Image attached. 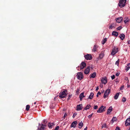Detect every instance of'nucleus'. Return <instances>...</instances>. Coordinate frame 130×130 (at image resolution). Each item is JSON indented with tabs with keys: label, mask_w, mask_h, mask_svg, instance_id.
Listing matches in <instances>:
<instances>
[{
	"label": "nucleus",
	"mask_w": 130,
	"mask_h": 130,
	"mask_svg": "<svg viewBox=\"0 0 130 130\" xmlns=\"http://www.w3.org/2000/svg\"><path fill=\"white\" fill-rule=\"evenodd\" d=\"M63 91H61L59 93V96L61 98H66L67 95L66 93L67 92V89H64Z\"/></svg>",
	"instance_id": "nucleus-1"
},
{
	"label": "nucleus",
	"mask_w": 130,
	"mask_h": 130,
	"mask_svg": "<svg viewBox=\"0 0 130 130\" xmlns=\"http://www.w3.org/2000/svg\"><path fill=\"white\" fill-rule=\"evenodd\" d=\"M126 1V0H120L118 4V6L121 8L124 7L125 5Z\"/></svg>",
	"instance_id": "nucleus-2"
},
{
	"label": "nucleus",
	"mask_w": 130,
	"mask_h": 130,
	"mask_svg": "<svg viewBox=\"0 0 130 130\" xmlns=\"http://www.w3.org/2000/svg\"><path fill=\"white\" fill-rule=\"evenodd\" d=\"M85 59L87 60H91L92 57L91 55L90 54H87V55L84 56Z\"/></svg>",
	"instance_id": "nucleus-3"
},
{
	"label": "nucleus",
	"mask_w": 130,
	"mask_h": 130,
	"mask_svg": "<svg viewBox=\"0 0 130 130\" xmlns=\"http://www.w3.org/2000/svg\"><path fill=\"white\" fill-rule=\"evenodd\" d=\"M105 107H104L103 106H102L97 111V112L99 113L102 112L103 111H105Z\"/></svg>",
	"instance_id": "nucleus-4"
},
{
	"label": "nucleus",
	"mask_w": 130,
	"mask_h": 130,
	"mask_svg": "<svg viewBox=\"0 0 130 130\" xmlns=\"http://www.w3.org/2000/svg\"><path fill=\"white\" fill-rule=\"evenodd\" d=\"M110 91L111 90L110 89L106 90L105 92L104 97L105 98L106 97H107L108 95L110 94Z\"/></svg>",
	"instance_id": "nucleus-5"
},
{
	"label": "nucleus",
	"mask_w": 130,
	"mask_h": 130,
	"mask_svg": "<svg viewBox=\"0 0 130 130\" xmlns=\"http://www.w3.org/2000/svg\"><path fill=\"white\" fill-rule=\"evenodd\" d=\"M125 125L127 126L130 125V116L129 118L126 120L125 121Z\"/></svg>",
	"instance_id": "nucleus-6"
},
{
	"label": "nucleus",
	"mask_w": 130,
	"mask_h": 130,
	"mask_svg": "<svg viewBox=\"0 0 130 130\" xmlns=\"http://www.w3.org/2000/svg\"><path fill=\"white\" fill-rule=\"evenodd\" d=\"M46 126V123L44 125L43 124H41V127L40 128H38L37 130H44V127Z\"/></svg>",
	"instance_id": "nucleus-7"
},
{
	"label": "nucleus",
	"mask_w": 130,
	"mask_h": 130,
	"mask_svg": "<svg viewBox=\"0 0 130 130\" xmlns=\"http://www.w3.org/2000/svg\"><path fill=\"white\" fill-rule=\"evenodd\" d=\"M116 23H111L109 27V29H112L113 28H115L116 27Z\"/></svg>",
	"instance_id": "nucleus-8"
},
{
	"label": "nucleus",
	"mask_w": 130,
	"mask_h": 130,
	"mask_svg": "<svg viewBox=\"0 0 130 130\" xmlns=\"http://www.w3.org/2000/svg\"><path fill=\"white\" fill-rule=\"evenodd\" d=\"M90 71L89 67H87L84 71V73L86 74H88Z\"/></svg>",
	"instance_id": "nucleus-9"
},
{
	"label": "nucleus",
	"mask_w": 130,
	"mask_h": 130,
	"mask_svg": "<svg viewBox=\"0 0 130 130\" xmlns=\"http://www.w3.org/2000/svg\"><path fill=\"white\" fill-rule=\"evenodd\" d=\"M77 78L79 80L81 79V72H78L76 75Z\"/></svg>",
	"instance_id": "nucleus-10"
},
{
	"label": "nucleus",
	"mask_w": 130,
	"mask_h": 130,
	"mask_svg": "<svg viewBox=\"0 0 130 130\" xmlns=\"http://www.w3.org/2000/svg\"><path fill=\"white\" fill-rule=\"evenodd\" d=\"M107 79L106 77H104L102 78L101 80V82L102 83L104 84H105L107 83Z\"/></svg>",
	"instance_id": "nucleus-11"
},
{
	"label": "nucleus",
	"mask_w": 130,
	"mask_h": 130,
	"mask_svg": "<svg viewBox=\"0 0 130 130\" xmlns=\"http://www.w3.org/2000/svg\"><path fill=\"white\" fill-rule=\"evenodd\" d=\"M77 122L76 121H73L70 127L75 128L77 125Z\"/></svg>",
	"instance_id": "nucleus-12"
},
{
	"label": "nucleus",
	"mask_w": 130,
	"mask_h": 130,
	"mask_svg": "<svg viewBox=\"0 0 130 130\" xmlns=\"http://www.w3.org/2000/svg\"><path fill=\"white\" fill-rule=\"evenodd\" d=\"M123 18L122 17L117 18L116 19V22L118 23H121V22Z\"/></svg>",
	"instance_id": "nucleus-13"
},
{
	"label": "nucleus",
	"mask_w": 130,
	"mask_h": 130,
	"mask_svg": "<svg viewBox=\"0 0 130 130\" xmlns=\"http://www.w3.org/2000/svg\"><path fill=\"white\" fill-rule=\"evenodd\" d=\"M104 56V52H103L102 51L101 53L99 55L98 58L99 59H101Z\"/></svg>",
	"instance_id": "nucleus-14"
},
{
	"label": "nucleus",
	"mask_w": 130,
	"mask_h": 130,
	"mask_svg": "<svg viewBox=\"0 0 130 130\" xmlns=\"http://www.w3.org/2000/svg\"><path fill=\"white\" fill-rule=\"evenodd\" d=\"M96 75V72H94L93 73L91 74L90 75V78H94L95 77V76Z\"/></svg>",
	"instance_id": "nucleus-15"
},
{
	"label": "nucleus",
	"mask_w": 130,
	"mask_h": 130,
	"mask_svg": "<svg viewBox=\"0 0 130 130\" xmlns=\"http://www.w3.org/2000/svg\"><path fill=\"white\" fill-rule=\"evenodd\" d=\"M125 37V35L123 34H121L120 35V38L122 40H123L124 39Z\"/></svg>",
	"instance_id": "nucleus-16"
},
{
	"label": "nucleus",
	"mask_w": 130,
	"mask_h": 130,
	"mask_svg": "<svg viewBox=\"0 0 130 130\" xmlns=\"http://www.w3.org/2000/svg\"><path fill=\"white\" fill-rule=\"evenodd\" d=\"M54 125V124L53 123H51L49 122V123H48V124L47 125H48V127L50 128H52V126H53V125Z\"/></svg>",
	"instance_id": "nucleus-17"
},
{
	"label": "nucleus",
	"mask_w": 130,
	"mask_h": 130,
	"mask_svg": "<svg viewBox=\"0 0 130 130\" xmlns=\"http://www.w3.org/2000/svg\"><path fill=\"white\" fill-rule=\"evenodd\" d=\"M112 110V106H110L109 109L107 110V114H108Z\"/></svg>",
	"instance_id": "nucleus-18"
},
{
	"label": "nucleus",
	"mask_w": 130,
	"mask_h": 130,
	"mask_svg": "<svg viewBox=\"0 0 130 130\" xmlns=\"http://www.w3.org/2000/svg\"><path fill=\"white\" fill-rule=\"evenodd\" d=\"M81 105L79 104L77 106L76 109L77 110H79L81 109V107L80 106Z\"/></svg>",
	"instance_id": "nucleus-19"
},
{
	"label": "nucleus",
	"mask_w": 130,
	"mask_h": 130,
	"mask_svg": "<svg viewBox=\"0 0 130 130\" xmlns=\"http://www.w3.org/2000/svg\"><path fill=\"white\" fill-rule=\"evenodd\" d=\"M126 68L125 69V70L126 71H127L130 68V63H129L126 67Z\"/></svg>",
	"instance_id": "nucleus-20"
},
{
	"label": "nucleus",
	"mask_w": 130,
	"mask_h": 130,
	"mask_svg": "<svg viewBox=\"0 0 130 130\" xmlns=\"http://www.w3.org/2000/svg\"><path fill=\"white\" fill-rule=\"evenodd\" d=\"M94 95V94L93 92H91L90 93V95L89 96L88 99H92V98L93 97Z\"/></svg>",
	"instance_id": "nucleus-21"
},
{
	"label": "nucleus",
	"mask_w": 130,
	"mask_h": 130,
	"mask_svg": "<svg viewBox=\"0 0 130 130\" xmlns=\"http://www.w3.org/2000/svg\"><path fill=\"white\" fill-rule=\"evenodd\" d=\"M118 33L115 31H113L112 33V35L116 37L118 35Z\"/></svg>",
	"instance_id": "nucleus-22"
},
{
	"label": "nucleus",
	"mask_w": 130,
	"mask_h": 130,
	"mask_svg": "<svg viewBox=\"0 0 130 130\" xmlns=\"http://www.w3.org/2000/svg\"><path fill=\"white\" fill-rule=\"evenodd\" d=\"M98 48V46L95 45H94L93 49H92V50L93 51L95 52L96 51L97 48Z\"/></svg>",
	"instance_id": "nucleus-23"
},
{
	"label": "nucleus",
	"mask_w": 130,
	"mask_h": 130,
	"mask_svg": "<svg viewBox=\"0 0 130 130\" xmlns=\"http://www.w3.org/2000/svg\"><path fill=\"white\" fill-rule=\"evenodd\" d=\"M91 106L90 105H87L86 107H85L84 108V109L85 110H87L88 109H89L91 107Z\"/></svg>",
	"instance_id": "nucleus-24"
},
{
	"label": "nucleus",
	"mask_w": 130,
	"mask_h": 130,
	"mask_svg": "<svg viewBox=\"0 0 130 130\" xmlns=\"http://www.w3.org/2000/svg\"><path fill=\"white\" fill-rule=\"evenodd\" d=\"M119 95V93H117L114 96V99L115 100H117L118 99Z\"/></svg>",
	"instance_id": "nucleus-25"
},
{
	"label": "nucleus",
	"mask_w": 130,
	"mask_h": 130,
	"mask_svg": "<svg viewBox=\"0 0 130 130\" xmlns=\"http://www.w3.org/2000/svg\"><path fill=\"white\" fill-rule=\"evenodd\" d=\"M117 53V51L116 52H115V51L114 50H112V52L111 53V55L113 56L115 55Z\"/></svg>",
	"instance_id": "nucleus-26"
},
{
	"label": "nucleus",
	"mask_w": 130,
	"mask_h": 130,
	"mask_svg": "<svg viewBox=\"0 0 130 130\" xmlns=\"http://www.w3.org/2000/svg\"><path fill=\"white\" fill-rule=\"evenodd\" d=\"M107 41V39L106 38H104L102 42V43L103 44H104Z\"/></svg>",
	"instance_id": "nucleus-27"
},
{
	"label": "nucleus",
	"mask_w": 130,
	"mask_h": 130,
	"mask_svg": "<svg viewBox=\"0 0 130 130\" xmlns=\"http://www.w3.org/2000/svg\"><path fill=\"white\" fill-rule=\"evenodd\" d=\"M86 66V64L84 62H82V66L83 67V68H82V69H83L84 67H85Z\"/></svg>",
	"instance_id": "nucleus-28"
},
{
	"label": "nucleus",
	"mask_w": 130,
	"mask_h": 130,
	"mask_svg": "<svg viewBox=\"0 0 130 130\" xmlns=\"http://www.w3.org/2000/svg\"><path fill=\"white\" fill-rule=\"evenodd\" d=\"M80 91V89L78 88L77 90H76V93L77 95H78L79 94V92Z\"/></svg>",
	"instance_id": "nucleus-29"
},
{
	"label": "nucleus",
	"mask_w": 130,
	"mask_h": 130,
	"mask_svg": "<svg viewBox=\"0 0 130 130\" xmlns=\"http://www.w3.org/2000/svg\"><path fill=\"white\" fill-rule=\"evenodd\" d=\"M29 108L30 106L28 105H27L26 106V110L27 111H28L29 110Z\"/></svg>",
	"instance_id": "nucleus-30"
},
{
	"label": "nucleus",
	"mask_w": 130,
	"mask_h": 130,
	"mask_svg": "<svg viewBox=\"0 0 130 130\" xmlns=\"http://www.w3.org/2000/svg\"><path fill=\"white\" fill-rule=\"evenodd\" d=\"M118 48L116 47H115L113 49V50H114L115 52H116L117 51V52H118Z\"/></svg>",
	"instance_id": "nucleus-31"
},
{
	"label": "nucleus",
	"mask_w": 130,
	"mask_h": 130,
	"mask_svg": "<svg viewBox=\"0 0 130 130\" xmlns=\"http://www.w3.org/2000/svg\"><path fill=\"white\" fill-rule=\"evenodd\" d=\"M119 60H118L115 62V64L116 65H117L118 66V65L119 64Z\"/></svg>",
	"instance_id": "nucleus-32"
},
{
	"label": "nucleus",
	"mask_w": 130,
	"mask_h": 130,
	"mask_svg": "<svg viewBox=\"0 0 130 130\" xmlns=\"http://www.w3.org/2000/svg\"><path fill=\"white\" fill-rule=\"evenodd\" d=\"M126 101V99L125 97H123L122 99V101L123 102H125Z\"/></svg>",
	"instance_id": "nucleus-33"
},
{
	"label": "nucleus",
	"mask_w": 130,
	"mask_h": 130,
	"mask_svg": "<svg viewBox=\"0 0 130 130\" xmlns=\"http://www.w3.org/2000/svg\"><path fill=\"white\" fill-rule=\"evenodd\" d=\"M102 127H106V123L103 124L102 125Z\"/></svg>",
	"instance_id": "nucleus-34"
},
{
	"label": "nucleus",
	"mask_w": 130,
	"mask_h": 130,
	"mask_svg": "<svg viewBox=\"0 0 130 130\" xmlns=\"http://www.w3.org/2000/svg\"><path fill=\"white\" fill-rule=\"evenodd\" d=\"M116 120V118L115 117H113L111 121L112 122H113Z\"/></svg>",
	"instance_id": "nucleus-35"
},
{
	"label": "nucleus",
	"mask_w": 130,
	"mask_h": 130,
	"mask_svg": "<svg viewBox=\"0 0 130 130\" xmlns=\"http://www.w3.org/2000/svg\"><path fill=\"white\" fill-rule=\"evenodd\" d=\"M78 125H79L78 127L80 128H81V121L79 122Z\"/></svg>",
	"instance_id": "nucleus-36"
},
{
	"label": "nucleus",
	"mask_w": 130,
	"mask_h": 130,
	"mask_svg": "<svg viewBox=\"0 0 130 130\" xmlns=\"http://www.w3.org/2000/svg\"><path fill=\"white\" fill-rule=\"evenodd\" d=\"M77 113H76V112L74 113L73 114V118H74L75 117V116L77 115Z\"/></svg>",
	"instance_id": "nucleus-37"
},
{
	"label": "nucleus",
	"mask_w": 130,
	"mask_h": 130,
	"mask_svg": "<svg viewBox=\"0 0 130 130\" xmlns=\"http://www.w3.org/2000/svg\"><path fill=\"white\" fill-rule=\"evenodd\" d=\"M72 95V94L69 95H68V97L67 99L68 100L70 99Z\"/></svg>",
	"instance_id": "nucleus-38"
},
{
	"label": "nucleus",
	"mask_w": 130,
	"mask_h": 130,
	"mask_svg": "<svg viewBox=\"0 0 130 130\" xmlns=\"http://www.w3.org/2000/svg\"><path fill=\"white\" fill-rule=\"evenodd\" d=\"M122 28V26H119L118 27H117V29L118 30H120V29H121Z\"/></svg>",
	"instance_id": "nucleus-39"
},
{
	"label": "nucleus",
	"mask_w": 130,
	"mask_h": 130,
	"mask_svg": "<svg viewBox=\"0 0 130 130\" xmlns=\"http://www.w3.org/2000/svg\"><path fill=\"white\" fill-rule=\"evenodd\" d=\"M129 21V20H126L124 21V22L125 24L127 22H128Z\"/></svg>",
	"instance_id": "nucleus-40"
},
{
	"label": "nucleus",
	"mask_w": 130,
	"mask_h": 130,
	"mask_svg": "<svg viewBox=\"0 0 130 130\" xmlns=\"http://www.w3.org/2000/svg\"><path fill=\"white\" fill-rule=\"evenodd\" d=\"M59 128V126H57L55 128L54 130H58Z\"/></svg>",
	"instance_id": "nucleus-41"
},
{
	"label": "nucleus",
	"mask_w": 130,
	"mask_h": 130,
	"mask_svg": "<svg viewBox=\"0 0 130 130\" xmlns=\"http://www.w3.org/2000/svg\"><path fill=\"white\" fill-rule=\"evenodd\" d=\"M101 93H100L99 92L97 93V94L96 95V97H98L99 96V95H101Z\"/></svg>",
	"instance_id": "nucleus-42"
},
{
	"label": "nucleus",
	"mask_w": 130,
	"mask_h": 130,
	"mask_svg": "<svg viewBox=\"0 0 130 130\" xmlns=\"http://www.w3.org/2000/svg\"><path fill=\"white\" fill-rule=\"evenodd\" d=\"M115 76L114 75H113L112 76H111V78L112 80L113 79L115 78Z\"/></svg>",
	"instance_id": "nucleus-43"
},
{
	"label": "nucleus",
	"mask_w": 130,
	"mask_h": 130,
	"mask_svg": "<svg viewBox=\"0 0 130 130\" xmlns=\"http://www.w3.org/2000/svg\"><path fill=\"white\" fill-rule=\"evenodd\" d=\"M98 108V106L97 105H95L94 106L93 108L94 109H96Z\"/></svg>",
	"instance_id": "nucleus-44"
},
{
	"label": "nucleus",
	"mask_w": 130,
	"mask_h": 130,
	"mask_svg": "<svg viewBox=\"0 0 130 130\" xmlns=\"http://www.w3.org/2000/svg\"><path fill=\"white\" fill-rule=\"evenodd\" d=\"M67 116V113H65L64 114V116L63 117V118L64 119L65 118L66 116Z\"/></svg>",
	"instance_id": "nucleus-45"
},
{
	"label": "nucleus",
	"mask_w": 130,
	"mask_h": 130,
	"mask_svg": "<svg viewBox=\"0 0 130 130\" xmlns=\"http://www.w3.org/2000/svg\"><path fill=\"white\" fill-rule=\"evenodd\" d=\"M120 74V72H118V73H117L116 74V75L117 76H118Z\"/></svg>",
	"instance_id": "nucleus-46"
},
{
	"label": "nucleus",
	"mask_w": 130,
	"mask_h": 130,
	"mask_svg": "<svg viewBox=\"0 0 130 130\" xmlns=\"http://www.w3.org/2000/svg\"><path fill=\"white\" fill-rule=\"evenodd\" d=\"M93 114V113H92L91 114L88 116L89 118H90L92 116V115Z\"/></svg>",
	"instance_id": "nucleus-47"
},
{
	"label": "nucleus",
	"mask_w": 130,
	"mask_h": 130,
	"mask_svg": "<svg viewBox=\"0 0 130 130\" xmlns=\"http://www.w3.org/2000/svg\"><path fill=\"white\" fill-rule=\"evenodd\" d=\"M47 121H46V120L44 119L43 120V123L44 124H45L46 123H47Z\"/></svg>",
	"instance_id": "nucleus-48"
},
{
	"label": "nucleus",
	"mask_w": 130,
	"mask_h": 130,
	"mask_svg": "<svg viewBox=\"0 0 130 130\" xmlns=\"http://www.w3.org/2000/svg\"><path fill=\"white\" fill-rule=\"evenodd\" d=\"M120 128L118 127H117L116 129L115 130H120Z\"/></svg>",
	"instance_id": "nucleus-49"
},
{
	"label": "nucleus",
	"mask_w": 130,
	"mask_h": 130,
	"mask_svg": "<svg viewBox=\"0 0 130 130\" xmlns=\"http://www.w3.org/2000/svg\"><path fill=\"white\" fill-rule=\"evenodd\" d=\"M84 92L82 93V99L83 98L85 97V96L84 95Z\"/></svg>",
	"instance_id": "nucleus-50"
},
{
	"label": "nucleus",
	"mask_w": 130,
	"mask_h": 130,
	"mask_svg": "<svg viewBox=\"0 0 130 130\" xmlns=\"http://www.w3.org/2000/svg\"><path fill=\"white\" fill-rule=\"evenodd\" d=\"M80 66L79 67H78L77 68V69L78 70H79V69H78V68H79V67H80V70L81 69V64H80Z\"/></svg>",
	"instance_id": "nucleus-51"
},
{
	"label": "nucleus",
	"mask_w": 130,
	"mask_h": 130,
	"mask_svg": "<svg viewBox=\"0 0 130 130\" xmlns=\"http://www.w3.org/2000/svg\"><path fill=\"white\" fill-rule=\"evenodd\" d=\"M124 87V85H122L120 88V90H121L123 89V88Z\"/></svg>",
	"instance_id": "nucleus-52"
},
{
	"label": "nucleus",
	"mask_w": 130,
	"mask_h": 130,
	"mask_svg": "<svg viewBox=\"0 0 130 130\" xmlns=\"http://www.w3.org/2000/svg\"><path fill=\"white\" fill-rule=\"evenodd\" d=\"M79 98H80V100L81 101V93L79 96Z\"/></svg>",
	"instance_id": "nucleus-53"
},
{
	"label": "nucleus",
	"mask_w": 130,
	"mask_h": 130,
	"mask_svg": "<svg viewBox=\"0 0 130 130\" xmlns=\"http://www.w3.org/2000/svg\"><path fill=\"white\" fill-rule=\"evenodd\" d=\"M99 89V87L98 86V87H96V89H95V90H96V91H98V90Z\"/></svg>",
	"instance_id": "nucleus-54"
},
{
	"label": "nucleus",
	"mask_w": 130,
	"mask_h": 130,
	"mask_svg": "<svg viewBox=\"0 0 130 130\" xmlns=\"http://www.w3.org/2000/svg\"><path fill=\"white\" fill-rule=\"evenodd\" d=\"M127 43L128 44H130V40L128 41Z\"/></svg>",
	"instance_id": "nucleus-55"
},
{
	"label": "nucleus",
	"mask_w": 130,
	"mask_h": 130,
	"mask_svg": "<svg viewBox=\"0 0 130 130\" xmlns=\"http://www.w3.org/2000/svg\"><path fill=\"white\" fill-rule=\"evenodd\" d=\"M84 77V76L83 74L82 73V79H83Z\"/></svg>",
	"instance_id": "nucleus-56"
},
{
	"label": "nucleus",
	"mask_w": 130,
	"mask_h": 130,
	"mask_svg": "<svg viewBox=\"0 0 130 130\" xmlns=\"http://www.w3.org/2000/svg\"><path fill=\"white\" fill-rule=\"evenodd\" d=\"M87 127H86V128L84 129V130H87Z\"/></svg>",
	"instance_id": "nucleus-57"
},
{
	"label": "nucleus",
	"mask_w": 130,
	"mask_h": 130,
	"mask_svg": "<svg viewBox=\"0 0 130 130\" xmlns=\"http://www.w3.org/2000/svg\"><path fill=\"white\" fill-rule=\"evenodd\" d=\"M115 82H118V81L117 80H115Z\"/></svg>",
	"instance_id": "nucleus-58"
},
{
	"label": "nucleus",
	"mask_w": 130,
	"mask_h": 130,
	"mask_svg": "<svg viewBox=\"0 0 130 130\" xmlns=\"http://www.w3.org/2000/svg\"><path fill=\"white\" fill-rule=\"evenodd\" d=\"M128 130H130V126L129 127V129H128Z\"/></svg>",
	"instance_id": "nucleus-59"
},
{
	"label": "nucleus",
	"mask_w": 130,
	"mask_h": 130,
	"mask_svg": "<svg viewBox=\"0 0 130 130\" xmlns=\"http://www.w3.org/2000/svg\"><path fill=\"white\" fill-rule=\"evenodd\" d=\"M41 125H40V123H39V126H40V125L41 126Z\"/></svg>",
	"instance_id": "nucleus-60"
},
{
	"label": "nucleus",
	"mask_w": 130,
	"mask_h": 130,
	"mask_svg": "<svg viewBox=\"0 0 130 130\" xmlns=\"http://www.w3.org/2000/svg\"><path fill=\"white\" fill-rule=\"evenodd\" d=\"M82 127L83 126V124L82 123Z\"/></svg>",
	"instance_id": "nucleus-61"
},
{
	"label": "nucleus",
	"mask_w": 130,
	"mask_h": 130,
	"mask_svg": "<svg viewBox=\"0 0 130 130\" xmlns=\"http://www.w3.org/2000/svg\"><path fill=\"white\" fill-rule=\"evenodd\" d=\"M36 102H35L34 103V104H36Z\"/></svg>",
	"instance_id": "nucleus-62"
},
{
	"label": "nucleus",
	"mask_w": 130,
	"mask_h": 130,
	"mask_svg": "<svg viewBox=\"0 0 130 130\" xmlns=\"http://www.w3.org/2000/svg\"><path fill=\"white\" fill-rule=\"evenodd\" d=\"M102 87H103V86H102L101 87V88H102Z\"/></svg>",
	"instance_id": "nucleus-63"
},
{
	"label": "nucleus",
	"mask_w": 130,
	"mask_h": 130,
	"mask_svg": "<svg viewBox=\"0 0 130 130\" xmlns=\"http://www.w3.org/2000/svg\"><path fill=\"white\" fill-rule=\"evenodd\" d=\"M102 87H103V86H102L101 87V88H102Z\"/></svg>",
	"instance_id": "nucleus-64"
}]
</instances>
